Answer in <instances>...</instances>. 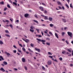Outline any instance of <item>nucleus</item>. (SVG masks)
<instances>
[{"label": "nucleus", "instance_id": "obj_1", "mask_svg": "<svg viewBox=\"0 0 73 73\" xmlns=\"http://www.w3.org/2000/svg\"><path fill=\"white\" fill-rule=\"evenodd\" d=\"M36 40H37V41H39V42H42V44H44V45H45V42H46V40H41L39 38H36Z\"/></svg>", "mask_w": 73, "mask_h": 73}, {"label": "nucleus", "instance_id": "obj_2", "mask_svg": "<svg viewBox=\"0 0 73 73\" xmlns=\"http://www.w3.org/2000/svg\"><path fill=\"white\" fill-rule=\"evenodd\" d=\"M67 33L68 34V35L70 37L72 38V35H73L72 33L70 32H67Z\"/></svg>", "mask_w": 73, "mask_h": 73}, {"label": "nucleus", "instance_id": "obj_3", "mask_svg": "<svg viewBox=\"0 0 73 73\" xmlns=\"http://www.w3.org/2000/svg\"><path fill=\"white\" fill-rule=\"evenodd\" d=\"M22 39L23 40V41H24L26 42H29V40L28 39H26V40H25L23 38H22Z\"/></svg>", "mask_w": 73, "mask_h": 73}, {"label": "nucleus", "instance_id": "obj_4", "mask_svg": "<svg viewBox=\"0 0 73 73\" xmlns=\"http://www.w3.org/2000/svg\"><path fill=\"white\" fill-rule=\"evenodd\" d=\"M47 63L48 65H50L51 64H52V61L50 60H49L48 62Z\"/></svg>", "mask_w": 73, "mask_h": 73}, {"label": "nucleus", "instance_id": "obj_5", "mask_svg": "<svg viewBox=\"0 0 73 73\" xmlns=\"http://www.w3.org/2000/svg\"><path fill=\"white\" fill-rule=\"evenodd\" d=\"M5 54H7V57H9V56H10V55H11L10 54H9V53H8V52H7L5 51Z\"/></svg>", "mask_w": 73, "mask_h": 73}, {"label": "nucleus", "instance_id": "obj_6", "mask_svg": "<svg viewBox=\"0 0 73 73\" xmlns=\"http://www.w3.org/2000/svg\"><path fill=\"white\" fill-rule=\"evenodd\" d=\"M35 49L36 51H37L38 52H40V49H37L36 48H35Z\"/></svg>", "mask_w": 73, "mask_h": 73}, {"label": "nucleus", "instance_id": "obj_7", "mask_svg": "<svg viewBox=\"0 0 73 73\" xmlns=\"http://www.w3.org/2000/svg\"><path fill=\"white\" fill-rule=\"evenodd\" d=\"M0 70H1V71H2L3 72H5V70H4V68L3 67H1V69H0Z\"/></svg>", "mask_w": 73, "mask_h": 73}, {"label": "nucleus", "instance_id": "obj_8", "mask_svg": "<svg viewBox=\"0 0 73 73\" xmlns=\"http://www.w3.org/2000/svg\"><path fill=\"white\" fill-rule=\"evenodd\" d=\"M39 8L40 9H41L42 11H44V8L40 6Z\"/></svg>", "mask_w": 73, "mask_h": 73}, {"label": "nucleus", "instance_id": "obj_9", "mask_svg": "<svg viewBox=\"0 0 73 73\" xmlns=\"http://www.w3.org/2000/svg\"><path fill=\"white\" fill-rule=\"evenodd\" d=\"M30 31L32 33H33L34 32V30L33 29V28H31V29H30Z\"/></svg>", "mask_w": 73, "mask_h": 73}, {"label": "nucleus", "instance_id": "obj_10", "mask_svg": "<svg viewBox=\"0 0 73 73\" xmlns=\"http://www.w3.org/2000/svg\"><path fill=\"white\" fill-rule=\"evenodd\" d=\"M28 16H29V14H25L24 15V16L25 17H28Z\"/></svg>", "mask_w": 73, "mask_h": 73}, {"label": "nucleus", "instance_id": "obj_11", "mask_svg": "<svg viewBox=\"0 0 73 73\" xmlns=\"http://www.w3.org/2000/svg\"><path fill=\"white\" fill-rule=\"evenodd\" d=\"M22 60L23 62H25V58H22Z\"/></svg>", "mask_w": 73, "mask_h": 73}, {"label": "nucleus", "instance_id": "obj_12", "mask_svg": "<svg viewBox=\"0 0 73 73\" xmlns=\"http://www.w3.org/2000/svg\"><path fill=\"white\" fill-rule=\"evenodd\" d=\"M3 64H4V65H7L8 64L7 62L5 61H3Z\"/></svg>", "mask_w": 73, "mask_h": 73}, {"label": "nucleus", "instance_id": "obj_13", "mask_svg": "<svg viewBox=\"0 0 73 73\" xmlns=\"http://www.w3.org/2000/svg\"><path fill=\"white\" fill-rule=\"evenodd\" d=\"M0 44L1 45L4 44L3 42V41H2V40H0Z\"/></svg>", "mask_w": 73, "mask_h": 73}, {"label": "nucleus", "instance_id": "obj_14", "mask_svg": "<svg viewBox=\"0 0 73 73\" xmlns=\"http://www.w3.org/2000/svg\"><path fill=\"white\" fill-rule=\"evenodd\" d=\"M44 19L45 20H48V17L46 16H45L44 17Z\"/></svg>", "mask_w": 73, "mask_h": 73}, {"label": "nucleus", "instance_id": "obj_15", "mask_svg": "<svg viewBox=\"0 0 73 73\" xmlns=\"http://www.w3.org/2000/svg\"><path fill=\"white\" fill-rule=\"evenodd\" d=\"M55 36L57 38H58V36L57 33H55Z\"/></svg>", "mask_w": 73, "mask_h": 73}, {"label": "nucleus", "instance_id": "obj_16", "mask_svg": "<svg viewBox=\"0 0 73 73\" xmlns=\"http://www.w3.org/2000/svg\"><path fill=\"white\" fill-rule=\"evenodd\" d=\"M49 21H52V20H53V18H52L51 17H49Z\"/></svg>", "mask_w": 73, "mask_h": 73}, {"label": "nucleus", "instance_id": "obj_17", "mask_svg": "<svg viewBox=\"0 0 73 73\" xmlns=\"http://www.w3.org/2000/svg\"><path fill=\"white\" fill-rule=\"evenodd\" d=\"M62 20L64 22V23H66V19H62Z\"/></svg>", "mask_w": 73, "mask_h": 73}, {"label": "nucleus", "instance_id": "obj_18", "mask_svg": "<svg viewBox=\"0 0 73 73\" xmlns=\"http://www.w3.org/2000/svg\"><path fill=\"white\" fill-rule=\"evenodd\" d=\"M5 36H6L7 37H11V36H10V35L8 34H5Z\"/></svg>", "mask_w": 73, "mask_h": 73}, {"label": "nucleus", "instance_id": "obj_19", "mask_svg": "<svg viewBox=\"0 0 73 73\" xmlns=\"http://www.w3.org/2000/svg\"><path fill=\"white\" fill-rule=\"evenodd\" d=\"M50 27H53V26H54V25H53V24H50Z\"/></svg>", "mask_w": 73, "mask_h": 73}, {"label": "nucleus", "instance_id": "obj_20", "mask_svg": "<svg viewBox=\"0 0 73 73\" xmlns=\"http://www.w3.org/2000/svg\"><path fill=\"white\" fill-rule=\"evenodd\" d=\"M5 32L6 33H9V31L7 30H5Z\"/></svg>", "mask_w": 73, "mask_h": 73}, {"label": "nucleus", "instance_id": "obj_21", "mask_svg": "<svg viewBox=\"0 0 73 73\" xmlns=\"http://www.w3.org/2000/svg\"><path fill=\"white\" fill-rule=\"evenodd\" d=\"M22 50H23V51H24V52H25V49L24 47H23L22 48Z\"/></svg>", "mask_w": 73, "mask_h": 73}, {"label": "nucleus", "instance_id": "obj_22", "mask_svg": "<svg viewBox=\"0 0 73 73\" xmlns=\"http://www.w3.org/2000/svg\"><path fill=\"white\" fill-rule=\"evenodd\" d=\"M13 4H14V5H15V6H17V3H15L14 2H13Z\"/></svg>", "mask_w": 73, "mask_h": 73}, {"label": "nucleus", "instance_id": "obj_23", "mask_svg": "<svg viewBox=\"0 0 73 73\" xmlns=\"http://www.w3.org/2000/svg\"><path fill=\"white\" fill-rule=\"evenodd\" d=\"M33 21L34 22H35L36 23H37V24H38V21L36 20H33Z\"/></svg>", "mask_w": 73, "mask_h": 73}, {"label": "nucleus", "instance_id": "obj_24", "mask_svg": "<svg viewBox=\"0 0 73 73\" xmlns=\"http://www.w3.org/2000/svg\"><path fill=\"white\" fill-rule=\"evenodd\" d=\"M42 68L43 70H45V68L44 67V66H42Z\"/></svg>", "mask_w": 73, "mask_h": 73}, {"label": "nucleus", "instance_id": "obj_25", "mask_svg": "<svg viewBox=\"0 0 73 73\" xmlns=\"http://www.w3.org/2000/svg\"><path fill=\"white\" fill-rule=\"evenodd\" d=\"M46 40H48V41H50V38H46Z\"/></svg>", "mask_w": 73, "mask_h": 73}, {"label": "nucleus", "instance_id": "obj_26", "mask_svg": "<svg viewBox=\"0 0 73 73\" xmlns=\"http://www.w3.org/2000/svg\"><path fill=\"white\" fill-rule=\"evenodd\" d=\"M0 58H1V59L2 60H4V58H3V56H0Z\"/></svg>", "mask_w": 73, "mask_h": 73}, {"label": "nucleus", "instance_id": "obj_27", "mask_svg": "<svg viewBox=\"0 0 73 73\" xmlns=\"http://www.w3.org/2000/svg\"><path fill=\"white\" fill-rule=\"evenodd\" d=\"M30 45L31 46V47H33V43H31L30 44Z\"/></svg>", "mask_w": 73, "mask_h": 73}, {"label": "nucleus", "instance_id": "obj_28", "mask_svg": "<svg viewBox=\"0 0 73 73\" xmlns=\"http://www.w3.org/2000/svg\"><path fill=\"white\" fill-rule=\"evenodd\" d=\"M66 6L68 8H69V6L68 5V4H65Z\"/></svg>", "mask_w": 73, "mask_h": 73}, {"label": "nucleus", "instance_id": "obj_29", "mask_svg": "<svg viewBox=\"0 0 73 73\" xmlns=\"http://www.w3.org/2000/svg\"><path fill=\"white\" fill-rule=\"evenodd\" d=\"M34 16L35 17V18H37V19L38 18V17H37V15H36V14H35L34 15Z\"/></svg>", "mask_w": 73, "mask_h": 73}, {"label": "nucleus", "instance_id": "obj_30", "mask_svg": "<svg viewBox=\"0 0 73 73\" xmlns=\"http://www.w3.org/2000/svg\"><path fill=\"white\" fill-rule=\"evenodd\" d=\"M28 50L30 51V52H33V51H32V50H31V49L29 48L28 49Z\"/></svg>", "mask_w": 73, "mask_h": 73}, {"label": "nucleus", "instance_id": "obj_31", "mask_svg": "<svg viewBox=\"0 0 73 73\" xmlns=\"http://www.w3.org/2000/svg\"><path fill=\"white\" fill-rule=\"evenodd\" d=\"M65 35V33L63 32L62 33V35L64 36V35Z\"/></svg>", "mask_w": 73, "mask_h": 73}, {"label": "nucleus", "instance_id": "obj_32", "mask_svg": "<svg viewBox=\"0 0 73 73\" xmlns=\"http://www.w3.org/2000/svg\"><path fill=\"white\" fill-rule=\"evenodd\" d=\"M7 7H8L9 8H11V6H10V5H7Z\"/></svg>", "mask_w": 73, "mask_h": 73}, {"label": "nucleus", "instance_id": "obj_33", "mask_svg": "<svg viewBox=\"0 0 73 73\" xmlns=\"http://www.w3.org/2000/svg\"><path fill=\"white\" fill-rule=\"evenodd\" d=\"M49 33L50 35L51 36H53V34L51 32H49Z\"/></svg>", "mask_w": 73, "mask_h": 73}, {"label": "nucleus", "instance_id": "obj_34", "mask_svg": "<svg viewBox=\"0 0 73 73\" xmlns=\"http://www.w3.org/2000/svg\"><path fill=\"white\" fill-rule=\"evenodd\" d=\"M48 54L49 55H52V54L50 52H48Z\"/></svg>", "mask_w": 73, "mask_h": 73}, {"label": "nucleus", "instance_id": "obj_35", "mask_svg": "<svg viewBox=\"0 0 73 73\" xmlns=\"http://www.w3.org/2000/svg\"><path fill=\"white\" fill-rule=\"evenodd\" d=\"M0 4H2V5H3V4H4V2H0Z\"/></svg>", "mask_w": 73, "mask_h": 73}, {"label": "nucleus", "instance_id": "obj_36", "mask_svg": "<svg viewBox=\"0 0 73 73\" xmlns=\"http://www.w3.org/2000/svg\"><path fill=\"white\" fill-rule=\"evenodd\" d=\"M46 44H47L48 45V46L50 45V43H48V42H46Z\"/></svg>", "mask_w": 73, "mask_h": 73}, {"label": "nucleus", "instance_id": "obj_37", "mask_svg": "<svg viewBox=\"0 0 73 73\" xmlns=\"http://www.w3.org/2000/svg\"><path fill=\"white\" fill-rule=\"evenodd\" d=\"M66 52V51H62V54H64Z\"/></svg>", "mask_w": 73, "mask_h": 73}, {"label": "nucleus", "instance_id": "obj_38", "mask_svg": "<svg viewBox=\"0 0 73 73\" xmlns=\"http://www.w3.org/2000/svg\"><path fill=\"white\" fill-rule=\"evenodd\" d=\"M25 69L26 70H27V67L26 66H25L24 67Z\"/></svg>", "mask_w": 73, "mask_h": 73}, {"label": "nucleus", "instance_id": "obj_39", "mask_svg": "<svg viewBox=\"0 0 73 73\" xmlns=\"http://www.w3.org/2000/svg\"><path fill=\"white\" fill-rule=\"evenodd\" d=\"M36 31H37V32L38 33H39V29H36Z\"/></svg>", "mask_w": 73, "mask_h": 73}, {"label": "nucleus", "instance_id": "obj_40", "mask_svg": "<svg viewBox=\"0 0 73 73\" xmlns=\"http://www.w3.org/2000/svg\"><path fill=\"white\" fill-rule=\"evenodd\" d=\"M68 52H70V53L72 52V51H71V50H69V49H68Z\"/></svg>", "mask_w": 73, "mask_h": 73}, {"label": "nucleus", "instance_id": "obj_41", "mask_svg": "<svg viewBox=\"0 0 73 73\" xmlns=\"http://www.w3.org/2000/svg\"><path fill=\"white\" fill-rule=\"evenodd\" d=\"M65 42H66V44H67V45H68V44H69V43L68 42V41L66 40Z\"/></svg>", "mask_w": 73, "mask_h": 73}, {"label": "nucleus", "instance_id": "obj_42", "mask_svg": "<svg viewBox=\"0 0 73 73\" xmlns=\"http://www.w3.org/2000/svg\"><path fill=\"white\" fill-rule=\"evenodd\" d=\"M7 9V7H5V8L4 9V11H5Z\"/></svg>", "mask_w": 73, "mask_h": 73}, {"label": "nucleus", "instance_id": "obj_43", "mask_svg": "<svg viewBox=\"0 0 73 73\" xmlns=\"http://www.w3.org/2000/svg\"><path fill=\"white\" fill-rule=\"evenodd\" d=\"M18 51L19 52H20V53L21 52V51L19 50V49H18Z\"/></svg>", "mask_w": 73, "mask_h": 73}, {"label": "nucleus", "instance_id": "obj_44", "mask_svg": "<svg viewBox=\"0 0 73 73\" xmlns=\"http://www.w3.org/2000/svg\"><path fill=\"white\" fill-rule=\"evenodd\" d=\"M13 47L14 48H15V49H17V47H16V46L15 45H14L13 46Z\"/></svg>", "mask_w": 73, "mask_h": 73}, {"label": "nucleus", "instance_id": "obj_45", "mask_svg": "<svg viewBox=\"0 0 73 73\" xmlns=\"http://www.w3.org/2000/svg\"><path fill=\"white\" fill-rule=\"evenodd\" d=\"M9 1L10 3H11V4H12V1L11 0H9Z\"/></svg>", "mask_w": 73, "mask_h": 73}, {"label": "nucleus", "instance_id": "obj_46", "mask_svg": "<svg viewBox=\"0 0 73 73\" xmlns=\"http://www.w3.org/2000/svg\"><path fill=\"white\" fill-rule=\"evenodd\" d=\"M49 57H50V58H53V56H48Z\"/></svg>", "mask_w": 73, "mask_h": 73}, {"label": "nucleus", "instance_id": "obj_47", "mask_svg": "<svg viewBox=\"0 0 73 73\" xmlns=\"http://www.w3.org/2000/svg\"><path fill=\"white\" fill-rule=\"evenodd\" d=\"M70 7L71 8H73V6L72 5V4H70Z\"/></svg>", "mask_w": 73, "mask_h": 73}, {"label": "nucleus", "instance_id": "obj_48", "mask_svg": "<svg viewBox=\"0 0 73 73\" xmlns=\"http://www.w3.org/2000/svg\"><path fill=\"white\" fill-rule=\"evenodd\" d=\"M13 52L14 53H16V50H13Z\"/></svg>", "mask_w": 73, "mask_h": 73}, {"label": "nucleus", "instance_id": "obj_49", "mask_svg": "<svg viewBox=\"0 0 73 73\" xmlns=\"http://www.w3.org/2000/svg\"><path fill=\"white\" fill-rule=\"evenodd\" d=\"M3 14L5 15H7V13H6V12H4Z\"/></svg>", "mask_w": 73, "mask_h": 73}, {"label": "nucleus", "instance_id": "obj_50", "mask_svg": "<svg viewBox=\"0 0 73 73\" xmlns=\"http://www.w3.org/2000/svg\"><path fill=\"white\" fill-rule=\"evenodd\" d=\"M19 44V46H20L21 47H23V46H22V45H21V44H20L19 43H18Z\"/></svg>", "mask_w": 73, "mask_h": 73}, {"label": "nucleus", "instance_id": "obj_51", "mask_svg": "<svg viewBox=\"0 0 73 73\" xmlns=\"http://www.w3.org/2000/svg\"><path fill=\"white\" fill-rule=\"evenodd\" d=\"M59 59L60 61H62V58L61 57H60L59 58Z\"/></svg>", "mask_w": 73, "mask_h": 73}, {"label": "nucleus", "instance_id": "obj_52", "mask_svg": "<svg viewBox=\"0 0 73 73\" xmlns=\"http://www.w3.org/2000/svg\"><path fill=\"white\" fill-rule=\"evenodd\" d=\"M47 12H48V11H46V10H44V13H47Z\"/></svg>", "mask_w": 73, "mask_h": 73}, {"label": "nucleus", "instance_id": "obj_53", "mask_svg": "<svg viewBox=\"0 0 73 73\" xmlns=\"http://www.w3.org/2000/svg\"><path fill=\"white\" fill-rule=\"evenodd\" d=\"M42 4L44 6H45V7H46V5H45V4L44 3H42Z\"/></svg>", "mask_w": 73, "mask_h": 73}, {"label": "nucleus", "instance_id": "obj_54", "mask_svg": "<svg viewBox=\"0 0 73 73\" xmlns=\"http://www.w3.org/2000/svg\"><path fill=\"white\" fill-rule=\"evenodd\" d=\"M58 7L60 9H62V8L61 7L58 6Z\"/></svg>", "mask_w": 73, "mask_h": 73}, {"label": "nucleus", "instance_id": "obj_55", "mask_svg": "<svg viewBox=\"0 0 73 73\" xmlns=\"http://www.w3.org/2000/svg\"><path fill=\"white\" fill-rule=\"evenodd\" d=\"M42 37V36L40 35H38V37Z\"/></svg>", "mask_w": 73, "mask_h": 73}, {"label": "nucleus", "instance_id": "obj_56", "mask_svg": "<svg viewBox=\"0 0 73 73\" xmlns=\"http://www.w3.org/2000/svg\"><path fill=\"white\" fill-rule=\"evenodd\" d=\"M41 33H42V36H44V33H43V32H42V31L41 32Z\"/></svg>", "mask_w": 73, "mask_h": 73}, {"label": "nucleus", "instance_id": "obj_57", "mask_svg": "<svg viewBox=\"0 0 73 73\" xmlns=\"http://www.w3.org/2000/svg\"><path fill=\"white\" fill-rule=\"evenodd\" d=\"M10 27H11V28H12L13 27V26H12V25H9Z\"/></svg>", "mask_w": 73, "mask_h": 73}, {"label": "nucleus", "instance_id": "obj_58", "mask_svg": "<svg viewBox=\"0 0 73 73\" xmlns=\"http://www.w3.org/2000/svg\"><path fill=\"white\" fill-rule=\"evenodd\" d=\"M5 21H6V22H7V23H9V21L7 20H6Z\"/></svg>", "mask_w": 73, "mask_h": 73}, {"label": "nucleus", "instance_id": "obj_59", "mask_svg": "<svg viewBox=\"0 0 73 73\" xmlns=\"http://www.w3.org/2000/svg\"><path fill=\"white\" fill-rule=\"evenodd\" d=\"M19 20H17L15 22L18 23H19Z\"/></svg>", "mask_w": 73, "mask_h": 73}, {"label": "nucleus", "instance_id": "obj_60", "mask_svg": "<svg viewBox=\"0 0 73 73\" xmlns=\"http://www.w3.org/2000/svg\"><path fill=\"white\" fill-rule=\"evenodd\" d=\"M57 3H58V4H61V2H60L59 1H58Z\"/></svg>", "mask_w": 73, "mask_h": 73}, {"label": "nucleus", "instance_id": "obj_61", "mask_svg": "<svg viewBox=\"0 0 73 73\" xmlns=\"http://www.w3.org/2000/svg\"><path fill=\"white\" fill-rule=\"evenodd\" d=\"M62 9L63 10L65 9V8H64V6H62Z\"/></svg>", "mask_w": 73, "mask_h": 73}, {"label": "nucleus", "instance_id": "obj_62", "mask_svg": "<svg viewBox=\"0 0 73 73\" xmlns=\"http://www.w3.org/2000/svg\"><path fill=\"white\" fill-rule=\"evenodd\" d=\"M14 70L16 71H17V68H15Z\"/></svg>", "mask_w": 73, "mask_h": 73}, {"label": "nucleus", "instance_id": "obj_63", "mask_svg": "<svg viewBox=\"0 0 73 73\" xmlns=\"http://www.w3.org/2000/svg\"><path fill=\"white\" fill-rule=\"evenodd\" d=\"M70 66H73V64H70Z\"/></svg>", "mask_w": 73, "mask_h": 73}, {"label": "nucleus", "instance_id": "obj_64", "mask_svg": "<svg viewBox=\"0 0 73 73\" xmlns=\"http://www.w3.org/2000/svg\"><path fill=\"white\" fill-rule=\"evenodd\" d=\"M54 61L55 62H57V60L56 59H55L54 60Z\"/></svg>", "mask_w": 73, "mask_h": 73}]
</instances>
